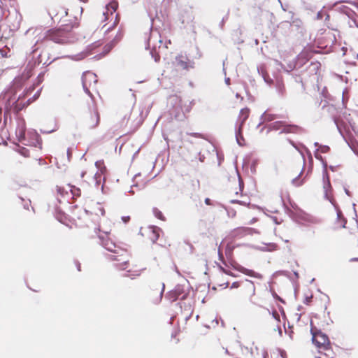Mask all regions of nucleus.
Listing matches in <instances>:
<instances>
[{"instance_id": "f257e3e1", "label": "nucleus", "mask_w": 358, "mask_h": 358, "mask_svg": "<svg viewBox=\"0 0 358 358\" xmlns=\"http://www.w3.org/2000/svg\"><path fill=\"white\" fill-rule=\"evenodd\" d=\"M109 260L114 262V266L120 271H127V276L131 278L140 276L145 267L141 263L131 258V255L127 251L118 249L115 254L108 256Z\"/></svg>"}, {"instance_id": "f03ea898", "label": "nucleus", "mask_w": 358, "mask_h": 358, "mask_svg": "<svg viewBox=\"0 0 358 358\" xmlns=\"http://www.w3.org/2000/svg\"><path fill=\"white\" fill-rule=\"evenodd\" d=\"M45 38L59 44H67L75 41V35L72 27L64 25L59 28L52 29L46 32Z\"/></svg>"}, {"instance_id": "7ed1b4c3", "label": "nucleus", "mask_w": 358, "mask_h": 358, "mask_svg": "<svg viewBox=\"0 0 358 358\" xmlns=\"http://www.w3.org/2000/svg\"><path fill=\"white\" fill-rule=\"evenodd\" d=\"M117 7V6L115 3H109L102 8L97 13V18L101 22L106 20L113 21L112 24L106 29V32L114 29L120 21L119 15L115 14Z\"/></svg>"}, {"instance_id": "20e7f679", "label": "nucleus", "mask_w": 358, "mask_h": 358, "mask_svg": "<svg viewBox=\"0 0 358 358\" xmlns=\"http://www.w3.org/2000/svg\"><path fill=\"white\" fill-rule=\"evenodd\" d=\"M171 103L173 107L170 113L176 120H182L185 118L186 114L189 113L192 109L190 103H187L177 96H174L171 98Z\"/></svg>"}, {"instance_id": "39448f33", "label": "nucleus", "mask_w": 358, "mask_h": 358, "mask_svg": "<svg viewBox=\"0 0 358 358\" xmlns=\"http://www.w3.org/2000/svg\"><path fill=\"white\" fill-rule=\"evenodd\" d=\"M312 341L318 349L328 350L331 343L329 337L315 327H311Z\"/></svg>"}, {"instance_id": "423d86ee", "label": "nucleus", "mask_w": 358, "mask_h": 358, "mask_svg": "<svg viewBox=\"0 0 358 358\" xmlns=\"http://www.w3.org/2000/svg\"><path fill=\"white\" fill-rule=\"evenodd\" d=\"M36 88L35 85H32L29 88H27L22 96H20L18 99L15 103V110L16 112H19L22 110L24 108L29 106L30 103L34 102L36 99H38L40 94V90H37L36 92L33 95L31 98H29L26 103H22V99H24L25 97H27L31 94V93L34 91Z\"/></svg>"}, {"instance_id": "0eeeda50", "label": "nucleus", "mask_w": 358, "mask_h": 358, "mask_svg": "<svg viewBox=\"0 0 358 358\" xmlns=\"http://www.w3.org/2000/svg\"><path fill=\"white\" fill-rule=\"evenodd\" d=\"M100 122V116L96 108H94L86 113L84 115L83 122L88 129H94L96 127Z\"/></svg>"}, {"instance_id": "6e6552de", "label": "nucleus", "mask_w": 358, "mask_h": 358, "mask_svg": "<svg viewBox=\"0 0 358 358\" xmlns=\"http://www.w3.org/2000/svg\"><path fill=\"white\" fill-rule=\"evenodd\" d=\"M241 288H239L238 294L244 298L250 299L255 294V285L254 282L250 280H241Z\"/></svg>"}, {"instance_id": "1a4fd4ad", "label": "nucleus", "mask_w": 358, "mask_h": 358, "mask_svg": "<svg viewBox=\"0 0 358 358\" xmlns=\"http://www.w3.org/2000/svg\"><path fill=\"white\" fill-rule=\"evenodd\" d=\"M83 86L85 91L90 94V88H94L97 82V76L95 73L91 71L85 72L82 77Z\"/></svg>"}, {"instance_id": "9d476101", "label": "nucleus", "mask_w": 358, "mask_h": 358, "mask_svg": "<svg viewBox=\"0 0 358 358\" xmlns=\"http://www.w3.org/2000/svg\"><path fill=\"white\" fill-rule=\"evenodd\" d=\"M187 293L185 292L184 285H177L173 289L169 291L166 297L171 302L176 301L178 299H185Z\"/></svg>"}, {"instance_id": "9b49d317", "label": "nucleus", "mask_w": 358, "mask_h": 358, "mask_svg": "<svg viewBox=\"0 0 358 358\" xmlns=\"http://www.w3.org/2000/svg\"><path fill=\"white\" fill-rule=\"evenodd\" d=\"M27 136V141L23 142L24 145L40 149L42 148V140L37 133L29 132Z\"/></svg>"}, {"instance_id": "f8f14e48", "label": "nucleus", "mask_w": 358, "mask_h": 358, "mask_svg": "<svg viewBox=\"0 0 358 358\" xmlns=\"http://www.w3.org/2000/svg\"><path fill=\"white\" fill-rule=\"evenodd\" d=\"M252 229L249 227H238L230 233L229 239H238L252 234Z\"/></svg>"}, {"instance_id": "ddd939ff", "label": "nucleus", "mask_w": 358, "mask_h": 358, "mask_svg": "<svg viewBox=\"0 0 358 358\" xmlns=\"http://www.w3.org/2000/svg\"><path fill=\"white\" fill-rule=\"evenodd\" d=\"M176 64L178 67L182 70H188L189 67H192L189 59L183 55L176 57Z\"/></svg>"}, {"instance_id": "4468645a", "label": "nucleus", "mask_w": 358, "mask_h": 358, "mask_svg": "<svg viewBox=\"0 0 358 358\" xmlns=\"http://www.w3.org/2000/svg\"><path fill=\"white\" fill-rule=\"evenodd\" d=\"M105 235L108 237L106 234ZM99 236L102 240V244L107 250L112 252V254H115L118 251V250L116 249L117 247L115 244L108 238L105 239L101 235H99Z\"/></svg>"}, {"instance_id": "2eb2a0df", "label": "nucleus", "mask_w": 358, "mask_h": 358, "mask_svg": "<svg viewBox=\"0 0 358 358\" xmlns=\"http://www.w3.org/2000/svg\"><path fill=\"white\" fill-rule=\"evenodd\" d=\"M16 136L21 143L27 141L26 128L24 123H22L18 126L16 130Z\"/></svg>"}, {"instance_id": "dca6fc26", "label": "nucleus", "mask_w": 358, "mask_h": 358, "mask_svg": "<svg viewBox=\"0 0 358 358\" xmlns=\"http://www.w3.org/2000/svg\"><path fill=\"white\" fill-rule=\"evenodd\" d=\"M238 246H239V245L236 243L235 239H230L225 248L226 256L231 258L232 257L234 250Z\"/></svg>"}, {"instance_id": "f3484780", "label": "nucleus", "mask_w": 358, "mask_h": 358, "mask_svg": "<svg viewBox=\"0 0 358 358\" xmlns=\"http://www.w3.org/2000/svg\"><path fill=\"white\" fill-rule=\"evenodd\" d=\"M250 113V110L248 108H242L240 110V113L238 117V121L240 123V127H241L245 120L248 118Z\"/></svg>"}, {"instance_id": "a211bd4d", "label": "nucleus", "mask_w": 358, "mask_h": 358, "mask_svg": "<svg viewBox=\"0 0 358 358\" xmlns=\"http://www.w3.org/2000/svg\"><path fill=\"white\" fill-rule=\"evenodd\" d=\"M300 131V127L294 124H289L285 123L282 131L281 133L285 134H296Z\"/></svg>"}, {"instance_id": "6ab92c4d", "label": "nucleus", "mask_w": 358, "mask_h": 358, "mask_svg": "<svg viewBox=\"0 0 358 358\" xmlns=\"http://www.w3.org/2000/svg\"><path fill=\"white\" fill-rule=\"evenodd\" d=\"M277 115L272 113L269 110H266L262 115V118L264 122H271L276 119Z\"/></svg>"}, {"instance_id": "aec40b11", "label": "nucleus", "mask_w": 358, "mask_h": 358, "mask_svg": "<svg viewBox=\"0 0 358 358\" xmlns=\"http://www.w3.org/2000/svg\"><path fill=\"white\" fill-rule=\"evenodd\" d=\"M284 121H276L271 125V129L273 130H281L282 131L283 127L285 124Z\"/></svg>"}, {"instance_id": "412c9836", "label": "nucleus", "mask_w": 358, "mask_h": 358, "mask_svg": "<svg viewBox=\"0 0 358 358\" xmlns=\"http://www.w3.org/2000/svg\"><path fill=\"white\" fill-rule=\"evenodd\" d=\"M68 188L71 191V194L73 195V197H78L80 196L81 191L79 188L72 186L70 185H68Z\"/></svg>"}, {"instance_id": "4be33fe9", "label": "nucleus", "mask_w": 358, "mask_h": 358, "mask_svg": "<svg viewBox=\"0 0 358 358\" xmlns=\"http://www.w3.org/2000/svg\"><path fill=\"white\" fill-rule=\"evenodd\" d=\"M56 217H57V220L59 222H61V223H62L64 224H66V225H69V223H68L69 219H68V217L64 214L61 213H58L57 214Z\"/></svg>"}, {"instance_id": "5701e85b", "label": "nucleus", "mask_w": 358, "mask_h": 358, "mask_svg": "<svg viewBox=\"0 0 358 358\" xmlns=\"http://www.w3.org/2000/svg\"><path fill=\"white\" fill-rule=\"evenodd\" d=\"M153 213H154L155 216L157 218H158L159 220H162V221L166 220L165 216L163 215V213L159 209L154 208Z\"/></svg>"}, {"instance_id": "b1692460", "label": "nucleus", "mask_w": 358, "mask_h": 358, "mask_svg": "<svg viewBox=\"0 0 358 358\" xmlns=\"http://www.w3.org/2000/svg\"><path fill=\"white\" fill-rule=\"evenodd\" d=\"M17 152L22 156L25 157H29V150L24 148V147H20L18 149H17Z\"/></svg>"}, {"instance_id": "393cba45", "label": "nucleus", "mask_w": 358, "mask_h": 358, "mask_svg": "<svg viewBox=\"0 0 358 358\" xmlns=\"http://www.w3.org/2000/svg\"><path fill=\"white\" fill-rule=\"evenodd\" d=\"M292 183L294 185H295L296 187H299L303 185V180L300 179L299 178H296L292 180Z\"/></svg>"}, {"instance_id": "a878e982", "label": "nucleus", "mask_w": 358, "mask_h": 358, "mask_svg": "<svg viewBox=\"0 0 358 358\" xmlns=\"http://www.w3.org/2000/svg\"><path fill=\"white\" fill-rule=\"evenodd\" d=\"M57 191L62 196H64L65 194L68 193L67 191H66L64 187L59 186H57Z\"/></svg>"}, {"instance_id": "bb28decb", "label": "nucleus", "mask_w": 358, "mask_h": 358, "mask_svg": "<svg viewBox=\"0 0 358 358\" xmlns=\"http://www.w3.org/2000/svg\"><path fill=\"white\" fill-rule=\"evenodd\" d=\"M122 36H123V35H122V32H119V33L116 35V36H115V39H114V41H115V43H117L119 41H120V40L122 39Z\"/></svg>"}, {"instance_id": "cd10ccee", "label": "nucleus", "mask_w": 358, "mask_h": 358, "mask_svg": "<svg viewBox=\"0 0 358 358\" xmlns=\"http://www.w3.org/2000/svg\"><path fill=\"white\" fill-rule=\"evenodd\" d=\"M187 135L194 136L196 138H203V136L201 134L199 133H187Z\"/></svg>"}, {"instance_id": "c85d7f7f", "label": "nucleus", "mask_w": 358, "mask_h": 358, "mask_svg": "<svg viewBox=\"0 0 358 358\" xmlns=\"http://www.w3.org/2000/svg\"><path fill=\"white\" fill-rule=\"evenodd\" d=\"M241 281H238V282H234L232 285V287H234V288H241Z\"/></svg>"}, {"instance_id": "c756f323", "label": "nucleus", "mask_w": 358, "mask_h": 358, "mask_svg": "<svg viewBox=\"0 0 358 358\" xmlns=\"http://www.w3.org/2000/svg\"><path fill=\"white\" fill-rule=\"evenodd\" d=\"M205 203H206V205H208V206H211V205H213V203H212V202H211V201H210V199L209 198H206V199H205Z\"/></svg>"}, {"instance_id": "7c9ffc66", "label": "nucleus", "mask_w": 358, "mask_h": 358, "mask_svg": "<svg viewBox=\"0 0 358 358\" xmlns=\"http://www.w3.org/2000/svg\"><path fill=\"white\" fill-rule=\"evenodd\" d=\"M164 285H162V288L159 291V299H162V294H163V292H164Z\"/></svg>"}, {"instance_id": "2f4dec72", "label": "nucleus", "mask_w": 358, "mask_h": 358, "mask_svg": "<svg viewBox=\"0 0 358 358\" xmlns=\"http://www.w3.org/2000/svg\"><path fill=\"white\" fill-rule=\"evenodd\" d=\"M160 59V56L159 55H157L155 57V62H159Z\"/></svg>"}, {"instance_id": "473e14b6", "label": "nucleus", "mask_w": 358, "mask_h": 358, "mask_svg": "<svg viewBox=\"0 0 358 358\" xmlns=\"http://www.w3.org/2000/svg\"><path fill=\"white\" fill-rule=\"evenodd\" d=\"M231 203H240V201H238V200H235V199H232V200H231Z\"/></svg>"}, {"instance_id": "72a5a7b5", "label": "nucleus", "mask_w": 358, "mask_h": 358, "mask_svg": "<svg viewBox=\"0 0 358 358\" xmlns=\"http://www.w3.org/2000/svg\"><path fill=\"white\" fill-rule=\"evenodd\" d=\"M100 177H101V175H100L99 173H96V174L94 175V178H95V179H96V180H97V178H100Z\"/></svg>"}, {"instance_id": "f704fd0d", "label": "nucleus", "mask_w": 358, "mask_h": 358, "mask_svg": "<svg viewBox=\"0 0 358 358\" xmlns=\"http://www.w3.org/2000/svg\"><path fill=\"white\" fill-rule=\"evenodd\" d=\"M280 91H281L282 94H283V93H284V92H285V87H284V86H282V87L280 88Z\"/></svg>"}, {"instance_id": "c9c22d12", "label": "nucleus", "mask_w": 358, "mask_h": 358, "mask_svg": "<svg viewBox=\"0 0 358 358\" xmlns=\"http://www.w3.org/2000/svg\"><path fill=\"white\" fill-rule=\"evenodd\" d=\"M124 221L126 222L129 220V217H123Z\"/></svg>"}, {"instance_id": "e433bc0d", "label": "nucleus", "mask_w": 358, "mask_h": 358, "mask_svg": "<svg viewBox=\"0 0 358 358\" xmlns=\"http://www.w3.org/2000/svg\"><path fill=\"white\" fill-rule=\"evenodd\" d=\"M256 221H257V219L253 218V219L250 222V224H252V223H254V222H256Z\"/></svg>"}, {"instance_id": "4c0bfd02", "label": "nucleus", "mask_w": 358, "mask_h": 358, "mask_svg": "<svg viewBox=\"0 0 358 358\" xmlns=\"http://www.w3.org/2000/svg\"><path fill=\"white\" fill-rule=\"evenodd\" d=\"M218 253H219V255H220V257H221V256H222V252H221L220 248H219V250H218Z\"/></svg>"}, {"instance_id": "58836bf2", "label": "nucleus", "mask_w": 358, "mask_h": 358, "mask_svg": "<svg viewBox=\"0 0 358 358\" xmlns=\"http://www.w3.org/2000/svg\"><path fill=\"white\" fill-rule=\"evenodd\" d=\"M229 80H230V79H229V78H227V79L226 80V82H227V83L228 85H229Z\"/></svg>"}, {"instance_id": "ea45409f", "label": "nucleus", "mask_w": 358, "mask_h": 358, "mask_svg": "<svg viewBox=\"0 0 358 358\" xmlns=\"http://www.w3.org/2000/svg\"><path fill=\"white\" fill-rule=\"evenodd\" d=\"M78 271H80V264L78 265Z\"/></svg>"}, {"instance_id": "a19ab883", "label": "nucleus", "mask_w": 358, "mask_h": 358, "mask_svg": "<svg viewBox=\"0 0 358 358\" xmlns=\"http://www.w3.org/2000/svg\"><path fill=\"white\" fill-rule=\"evenodd\" d=\"M353 260H356V261H358V258H357V259H354Z\"/></svg>"}, {"instance_id": "79ce46f5", "label": "nucleus", "mask_w": 358, "mask_h": 358, "mask_svg": "<svg viewBox=\"0 0 358 358\" xmlns=\"http://www.w3.org/2000/svg\"><path fill=\"white\" fill-rule=\"evenodd\" d=\"M357 58L358 59V54L357 55Z\"/></svg>"}, {"instance_id": "37998d69", "label": "nucleus", "mask_w": 358, "mask_h": 358, "mask_svg": "<svg viewBox=\"0 0 358 358\" xmlns=\"http://www.w3.org/2000/svg\"><path fill=\"white\" fill-rule=\"evenodd\" d=\"M317 358H321V357H317Z\"/></svg>"}]
</instances>
